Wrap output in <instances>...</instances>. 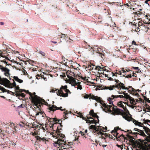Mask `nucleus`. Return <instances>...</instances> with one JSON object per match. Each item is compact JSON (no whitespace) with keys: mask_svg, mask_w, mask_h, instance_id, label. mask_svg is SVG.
Masks as SVG:
<instances>
[{"mask_svg":"<svg viewBox=\"0 0 150 150\" xmlns=\"http://www.w3.org/2000/svg\"><path fill=\"white\" fill-rule=\"evenodd\" d=\"M40 114L42 115V117H43V114H44L42 111H39L37 112L35 114L36 116Z\"/></svg>","mask_w":150,"mask_h":150,"instance_id":"a18cd8bd","label":"nucleus"},{"mask_svg":"<svg viewBox=\"0 0 150 150\" xmlns=\"http://www.w3.org/2000/svg\"><path fill=\"white\" fill-rule=\"evenodd\" d=\"M117 147L119 148H120L122 149L123 148V146L122 145H119L118 144H117Z\"/></svg>","mask_w":150,"mask_h":150,"instance_id":"774afa93","label":"nucleus"},{"mask_svg":"<svg viewBox=\"0 0 150 150\" xmlns=\"http://www.w3.org/2000/svg\"><path fill=\"white\" fill-rule=\"evenodd\" d=\"M102 127L101 126H98L97 127L96 130L98 132H96L95 134H98V135H100L99 137H101L102 139L104 138V136L103 135L104 133L102 132Z\"/></svg>","mask_w":150,"mask_h":150,"instance_id":"ddd939ff","label":"nucleus"},{"mask_svg":"<svg viewBox=\"0 0 150 150\" xmlns=\"http://www.w3.org/2000/svg\"><path fill=\"white\" fill-rule=\"evenodd\" d=\"M37 100L35 101L34 102L36 105H39V106L40 105L41 106L42 105L43 106V104H45V105H48V103L45 101L43 99L41 98L40 97L38 96L37 98Z\"/></svg>","mask_w":150,"mask_h":150,"instance_id":"1a4fd4ad","label":"nucleus"},{"mask_svg":"<svg viewBox=\"0 0 150 150\" xmlns=\"http://www.w3.org/2000/svg\"><path fill=\"white\" fill-rule=\"evenodd\" d=\"M132 94L133 95L136 96L137 97L140 96L137 93H135L134 92L133 93H132Z\"/></svg>","mask_w":150,"mask_h":150,"instance_id":"4d7b16f0","label":"nucleus"},{"mask_svg":"<svg viewBox=\"0 0 150 150\" xmlns=\"http://www.w3.org/2000/svg\"><path fill=\"white\" fill-rule=\"evenodd\" d=\"M139 13H138L139 14V16L141 15H143L144 16H145L146 14H145V12L144 11L143 12H140L139 11L138 12Z\"/></svg>","mask_w":150,"mask_h":150,"instance_id":"de8ad7c7","label":"nucleus"},{"mask_svg":"<svg viewBox=\"0 0 150 150\" xmlns=\"http://www.w3.org/2000/svg\"><path fill=\"white\" fill-rule=\"evenodd\" d=\"M47 120L50 122L52 126L53 127L54 124H56L61 121L60 120L58 119L57 118H50L46 116Z\"/></svg>","mask_w":150,"mask_h":150,"instance_id":"9d476101","label":"nucleus"},{"mask_svg":"<svg viewBox=\"0 0 150 150\" xmlns=\"http://www.w3.org/2000/svg\"><path fill=\"white\" fill-rule=\"evenodd\" d=\"M48 108L49 111H50V112L51 111H52V112H53L54 111L57 110H60L62 111H65L64 112V113L65 115H64V117L65 119H67L68 118V117H67V115L69 113L68 111L66 110L65 108L63 109L62 107H57L54 105H52L51 106L50 105H49Z\"/></svg>","mask_w":150,"mask_h":150,"instance_id":"39448f33","label":"nucleus"},{"mask_svg":"<svg viewBox=\"0 0 150 150\" xmlns=\"http://www.w3.org/2000/svg\"><path fill=\"white\" fill-rule=\"evenodd\" d=\"M115 128H116V131H117L118 130H120L122 131H123L125 132H127V131H125L123 130H122L120 128H119V127H115Z\"/></svg>","mask_w":150,"mask_h":150,"instance_id":"603ef678","label":"nucleus"},{"mask_svg":"<svg viewBox=\"0 0 150 150\" xmlns=\"http://www.w3.org/2000/svg\"><path fill=\"white\" fill-rule=\"evenodd\" d=\"M100 73L103 74V75H104L105 77H108V80L110 81H113L114 80V79H113L112 77H110V75L109 74H104L102 72H101Z\"/></svg>","mask_w":150,"mask_h":150,"instance_id":"2f4dec72","label":"nucleus"},{"mask_svg":"<svg viewBox=\"0 0 150 150\" xmlns=\"http://www.w3.org/2000/svg\"><path fill=\"white\" fill-rule=\"evenodd\" d=\"M89 115L92 116L93 117H95L98 120V123L99 122V120L98 119L99 117L97 115L96 113L94 112L93 110H91L89 112Z\"/></svg>","mask_w":150,"mask_h":150,"instance_id":"6ab92c4d","label":"nucleus"},{"mask_svg":"<svg viewBox=\"0 0 150 150\" xmlns=\"http://www.w3.org/2000/svg\"><path fill=\"white\" fill-rule=\"evenodd\" d=\"M112 105L113 107L111 105H108L105 103L103 104V106L105 108H102L103 110L106 112H108L114 115H121L126 120L129 121V119L131 118L127 116L126 113L124 112V110L117 108L116 106H115L113 104Z\"/></svg>","mask_w":150,"mask_h":150,"instance_id":"f257e3e1","label":"nucleus"},{"mask_svg":"<svg viewBox=\"0 0 150 150\" xmlns=\"http://www.w3.org/2000/svg\"><path fill=\"white\" fill-rule=\"evenodd\" d=\"M98 67L99 68V69L101 70V71H103L105 70L104 69V67H101L100 66H98Z\"/></svg>","mask_w":150,"mask_h":150,"instance_id":"052dcab7","label":"nucleus"},{"mask_svg":"<svg viewBox=\"0 0 150 150\" xmlns=\"http://www.w3.org/2000/svg\"><path fill=\"white\" fill-rule=\"evenodd\" d=\"M97 53L98 54H99V55L102 58H103V57L104 56V53H103V52H97Z\"/></svg>","mask_w":150,"mask_h":150,"instance_id":"4c0bfd02","label":"nucleus"},{"mask_svg":"<svg viewBox=\"0 0 150 150\" xmlns=\"http://www.w3.org/2000/svg\"><path fill=\"white\" fill-rule=\"evenodd\" d=\"M112 74V76L113 77L114 76H117V72H115V73H113V72H111Z\"/></svg>","mask_w":150,"mask_h":150,"instance_id":"680f3d73","label":"nucleus"},{"mask_svg":"<svg viewBox=\"0 0 150 150\" xmlns=\"http://www.w3.org/2000/svg\"><path fill=\"white\" fill-rule=\"evenodd\" d=\"M126 109V111H125V112H124L126 113L127 115V116L128 117H129L131 118L130 119H129V121H128V120H127V121H132V120L133 119V118H132V117L131 116H128V114L130 115V114H129V111L127 109Z\"/></svg>","mask_w":150,"mask_h":150,"instance_id":"473e14b6","label":"nucleus"},{"mask_svg":"<svg viewBox=\"0 0 150 150\" xmlns=\"http://www.w3.org/2000/svg\"><path fill=\"white\" fill-rule=\"evenodd\" d=\"M132 120L133 122V123H134V124L136 125H138V122H138L137 121H136V120H135L134 119H133Z\"/></svg>","mask_w":150,"mask_h":150,"instance_id":"49530a36","label":"nucleus"},{"mask_svg":"<svg viewBox=\"0 0 150 150\" xmlns=\"http://www.w3.org/2000/svg\"><path fill=\"white\" fill-rule=\"evenodd\" d=\"M67 85L62 86L60 89H51L50 91L51 93H54L55 91L58 96H62L63 97H67L68 96V93H71V92L68 89Z\"/></svg>","mask_w":150,"mask_h":150,"instance_id":"f03ea898","label":"nucleus"},{"mask_svg":"<svg viewBox=\"0 0 150 150\" xmlns=\"http://www.w3.org/2000/svg\"><path fill=\"white\" fill-rule=\"evenodd\" d=\"M82 89L81 86L80 85H78L77 87V89L81 90Z\"/></svg>","mask_w":150,"mask_h":150,"instance_id":"338daca9","label":"nucleus"},{"mask_svg":"<svg viewBox=\"0 0 150 150\" xmlns=\"http://www.w3.org/2000/svg\"><path fill=\"white\" fill-rule=\"evenodd\" d=\"M90 97L89 98V99H92L93 100H95L96 98V96H95L93 95H91V94H90Z\"/></svg>","mask_w":150,"mask_h":150,"instance_id":"e433bc0d","label":"nucleus"},{"mask_svg":"<svg viewBox=\"0 0 150 150\" xmlns=\"http://www.w3.org/2000/svg\"><path fill=\"white\" fill-rule=\"evenodd\" d=\"M122 101L119 102L117 103V105L120 107L122 108L124 106V105L122 103Z\"/></svg>","mask_w":150,"mask_h":150,"instance_id":"58836bf2","label":"nucleus"},{"mask_svg":"<svg viewBox=\"0 0 150 150\" xmlns=\"http://www.w3.org/2000/svg\"><path fill=\"white\" fill-rule=\"evenodd\" d=\"M122 7H123V8H128L129 9L132 8L131 6H130L128 4H124V5H122Z\"/></svg>","mask_w":150,"mask_h":150,"instance_id":"f704fd0d","label":"nucleus"},{"mask_svg":"<svg viewBox=\"0 0 150 150\" xmlns=\"http://www.w3.org/2000/svg\"><path fill=\"white\" fill-rule=\"evenodd\" d=\"M131 88V90H129V93L131 94L132 93V92H135L136 89H134V88H133L132 87V88Z\"/></svg>","mask_w":150,"mask_h":150,"instance_id":"c03bdc74","label":"nucleus"},{"mask_svg":"<svg viewBox=\"0 0 150 150\" xmlns=\"http://www.w3.org/2000/svg\"><path fill=\"white\" fill-rule=\"evenodd\" d=\"M19 125L21 127H23L24 126V124L23 122H20L19 123Z\"/></svg>","mask_w":150,"mask_h":150,"instance_id":"bf43d9fd","label":"nucleus"},{"mask_svg":"<svg viewBox=\"0 0 150 150\" xmlns=\"http://www.w3.org/2000/svg\"><path fill=\"white\" fill-rule=\"evenodd\" d=\"M144 25V24L143 23H142V22H140L139 21L138 23V27H140L141 26H142L143 25Z\"/></svg>","mask_w":150,"mask_h":150,"instance_id":"6e6d98bb","label":"nucleus"},{"mask_svg":"<svg viewBox=\"0 0 150 150\" xmlns=\"http://www.w3.org/2000/svg\"><path fill=\"white\" fill-rule=\"evenodd\" d=\"M133 131H137L138 132H132V131L130 129L127 130V132L129 134L134 135L137 138H138V136L141 135L143 137H146V135L144 133V131L137 128H134Z\"/></svg>","mask_w":150,"mask_h":150,"instance_id":"423d86ee","label":"nucleus"},{"mask_svg":"<svg viewBox=\"0 0 150 150\" xmlns=\"http://www.w3.org/2000/svg\"><path fill=\"white\" fill-rule=\"evenodd\" d=\"M144 122L143 123L146 124H148V122H149L150 123V120H145V119L143 120Z\"/></svg>","mask_w":150,"mask_h":150,"instance_id":"09e8293b","label":"nucleus"},{"mask_svg":"<svg viewBox=\"0 0 150 150\" xmlns=\"http://www.w3.org/2000/svg\"><path fill=\"white\" fill-rule=\"evenodd\" d=\"M31 102L33 103V104L30 106V108L33 109V110L35 111H37L38 110L41 111V106H39L38 105H36L34 102L32 101V99H31Z\"/></svg>","mask_w":150,"mask_h":150,"instance_id":"f3484780","label":"nucleus"},{"mask_svg":"<svg viewBox=\"0 0 150 150\" xmlns=\"http://www.w3.org/2000/svg\"><path fill=\"white\" fill-rule=\"evenodd\" d=\"M123 72H129L131 70L130 69H125L124 70V68L122 69V70H121Z\"/></svg>","mask_w":150,"mask_h":150,"instance_id":"13d9d810","label":"nucleus"},{"mask_svg":"<svg viewBox=\"0 0 150 150\" xmlns=\"http://www.w3.org/2000/svg\"><path fill=\"white\" fill-rule=\"evenodd\" d=\"M145 17L149 21L147 22V24H150V15L148 14H146Z\"/></svg>","mask_w":150,"mask_h":150,"instance_id":"72a5a7b5","label":"nucleus"},{"mask_svg":"<svg viewBox=\"0 0 150 150\" xmlns=\"http://www.w3.org/2000/svg\"><path fill=\"white\" fill-rule=\"evenodd\" d=\"M23 91H25L28 94L30 95L29 98L31 99H32V101L34 102L36 100H37V98L38 97V96L35 95V93L34 92L33 93H31L28 90H23Z\"/></svg>","mask_w":150,"mask_h":150,"instance_id":"9b49d317","label":"nucleus"},{"mask_svg":"<svg viewBox=\"0 0 150 150\" xmlns=\"http://www.w3.org/2000/svg\"><path fill=\"white\" fill-rule=\"evenodd\" d=\"M132 88V86H128V87H125V88L126 89H125V90H128V91L129 92V90H129V89L130 88Z\"/></svg>","mask_w":150,"mask_h":150,"instance_id":"0e129e2a","label":"nucleus"},{"mask_svg":"<svg viewBox=\"0 0 150 150\" xmlns=\"http://www.w3.org/2000/svg\"><path fill=\"white\" fill-rule=\"evenodd\" d=\"M66 40H67V41H69V42H73V40H72L70 38H68L67 39H66Z\"/></svg>","mask_w":150,"mask_h":150,"instance_id":"e2e57ef3","label":"nucleus"},{"mask_svg":"<svg viewBox=\"0 0 150 150\" xmlns=\"http://www.w3.org/2000/svg\"><path fill=\"white\" fill-rule=\"evenodd\" d=\"M72 74H71V75L73 76L75 78H76V79L79 77L78 75H77V74H74V73L72 72Z\"/></svg>","mask_w":150,"mask_h":150,"instance_id":"3c124183","label":"nucleus"},{"mask_svg":"<svg viewBox=\"0 0 150 150\" xmlns=\"http://www.w3.org/2000/svg\"><path fill=\"white\" fill-rule=\"evenodd\" d=\"M38 52L39 54H41L42 56L43 57L45 56V52H43L42 51H39Z\"/></svg>","mask_w":150,"mask_h":150,"instance_id":"8fccbe9b","label":"nucleus"},{"mask_svg":"<svg viewBox=\"0 0 150 150\" xmlns=\"http://www.w3.org/2000/svg\"><path fill=\"white\" fill-rule=\"evenodd\" d=\"M90 95H89L87 94H85L83 96L84 98H88L90 97Z\"/></svg>","mask_w":150,"mask_h":150,"instance_id":"5fc2aeb1","label":"nucleus"},{"mask_svg":"<svg viewBox=\"0 0 150 150\" xmlns=\"http://www.w3.org/2000/svg\"><path fill=\"white\" fill-rule=\"evenodd\" d=\"M65 138V137H64L63 139H62L61 137L57 138V141L55 142V144H58L59 147H60L62 148H63L65 150H69V145L68 144H67ZM59 150H64L60 149Z\"/></svg>","mask_w":150,"mask_h":150,"instance_id":"20e7f679","label":"nucleus"},{"mask_svg":"<svg viewBox=\"0 0 150 150\" xmlns=\"http://www.w3.org/2000/svg\"><path fill=\"white\" fill-rule=\"evenodd\" d=\"M138 126H139L140 127H143V123H141V122H138Z\"/></svg>","mask_w":150,"mask_h":150,"instance_id":"69168bd1","label":"nucleus"},{"mask_svg":"<svg viewBox=\"0 0 150 150\" xmlns=\"http://www.w3.org/2000/svg\"><path fill=\"white\" fill-rule=\"evenodd\" d=\"M129 134L128 133V134L126 135V136L129 139V142L133 144L132 146H134L135 145V141L133 139L136 140L137 139V137H135L134 135L133 136H131L129 135Z\"/></svg>","mask_w":150,"mask_h":150,"instance_id":"2eb2a0df","label":"nucleus"},{"mask_svg":"<svg viewBox=\"0 0 150 150\" xmlns=\"http://www.w3.org/2000/svg\"><path fill=\"white\" fill-rule=\"evenodd\" d=\"M35 138L37 141H41L42 140L43 142L46 141V139L44 137L41 138L38 136H35Z\"/></svg>","mask_w":150,"mask_h":150,"instance_id":"7c9ffc66","label":"nucleus"},{"mask_svg":"<svg viewBox=\"0 0 150 150\" xmlns=\"http://www.w3.org/2000/svg\"><path fill=\"white\" fill-rule=\"evenodd\" d=\"M123 93L124 95V98L127 99H129L131 103H132V102H135V100H134V98L132 97H131L127 93H125V92H124Z\"/></svg>","mask_w":150,"mask_h":150,"instance_id":"a211bd4d","label":"nucleus"},{"mask_svg":"<svg viewBox=\"0 0 150 150\" xmlns=\"http://www.w3.org/2000/svg\"><path fill=\"white\" fill-rule=\"evenodd\" d=\"M103 136H105V137H109L110 138H111L112 139H113L112 137H113L112 135H111L110 134H107L106 133H105L103 135Z\"/></svg>","mask_w":150,"mask_h":150,"instance_id":"ea45409f","label":"nucleus"},{"mask_svg":"<svg viewBox=\"0 0 150 150\" xmlns=\"http://www.w3.org/2000/svg\"><path fill=\"white\" fill-rule=\"evenodd\" d=\"M93 120H87V119L86 120V121L87 123H88L90 124H94L96 125L98 123V122H97L96 120H94L93 119Z\"/></svg>","mask_w":150,"mask_h":150,"instance_id":"bb28decb","label":"nucleus"},{"mask_svg":"<svg viewBox=\"0 0 150 150\" xmlns=\"http://www.w3.org/2000/svg\"><path fill=\"white\" fill-rule=\"evenodd\" d=\"M6 79V78H1L0 76V84L4 86Z\"/></svg>","mask_w":150,"mask_h":150,"instance_id":"5701e85b","label":"nucleus"},{"mask_svg":"<svg viewBox=\"0 0 150 150\" xmlns=\"http://www.w3.org/2000/svg\"><path fill=\"white\" fill-rule=\"evenodd\" d=\"M0 135L1 137V138L3 139V140L5 144L2 143L0 145L3 148L6 147L8 143L9 142V140L8 137V134L6 133V134L4 133H0Z\"/></svg>","mask_w":150,"mask_h":150,"instance_id":"0eeeda50","label":"nucleus"},{"mask_svg":"<svg viewBox=\"0 0 150 150\" xmlns=\"http://www.w3.org/2000/svg\"><path fill=\"white\" fill-rule=\"evenodd\" d=\"M15 90L16 93L17 92H22L23 91V90L20 89V88L18 86H15Z\"/></svg>","mask_w":150,"mask_h":150,"instance_id":"c756f323","label":"nucleus"},{"mask_svg":"<svg viewBox=\"0 0 150 150\" xmlns=\"http://www.w3.org/2000/svg\"><path fill=\"white\" fill-rule=\"evenodd\" d=\"M41 126H39V125H36L35 124H32V127L33 128H35L36 129H38L39 127L40 128V127H41Z\"/></svg>","mask_w":150,"mask_h":150,"instance_id":"79ce46f5","label":"nucleus"},{"mask_svg":"<svg viewBox=\"0 0 150 150\" xmlns=\"http://www.w3.org/2000/svg\"><path fill=\"white\" fill-rule=\"evenodd\" d=\"M143 129L146 134L148 135H150V129L144 126H143Z\"/></svg>","mask_w":150,"mask_h":150,"instance_id":"cd10ccee","label":"nucleus"},{"mask_svg":"<svg viewBox=\"0 0 150 150\" xmlns=\"http://www.w3.org/2000/svg\"><path fill=\"white\" fill-rule=\"evenodd\" d=\"M13 83H11L10 81L7 79L4 86L10 88H12L16 86V85L14 81V79H13Z\"/></svg>","mask_w":150,"mask_h":150,"instance_id":"f8f14e48","label":"nucleus"},{"mask_svg":"<svg viewBox=\"0 0 150 150\" xmlns=\"http://www.w3.org/2000/svg\"><path fill=\"white\" fill-rule=\"evenodd\" d=\"M125 139H127V138L125 137L123 134H122L121 135L118 136L117 139V141L121 142H123V141L125 140Z\"/></svg>","mask_w":150,"mask_h":150,"instance_id":"aec40b11","label":"nucleus"},{"mask_svg":"<svg viewBox=\"0 0 150 150\" xmlns=\"http://www.w3.org/2000/svg\"><path fill=\"white\" fill-rule=\"evenodd\" d=\"M89 128L90 129H93V133L95 134L96 132H97V131L96 130L97 127L95 125H91V126L89 127Z\"/></svg>","mask_w":150,"mask_h":150,"instance_id":"b1692460","label":"nucleus"},{"mask_svg":"<svg viewBox=\"0 0 150 150\" xmlns=\"http://www.w3.org/2000/svg\"><path fill=\"white\" fill-rule=\"evenodd\" d=\"M13 78L16 81L19 83H22L23 82V81L22 80L19 79L17 76H14L13 77Z\"/></svg>","mask_w":150,"mask_h":150,"instance_id":"c85d7f7f","label":"nucleus"},{"mask_svg":"<svg viewBox=\"0 0 150 150\" xmlns=\"http://www.w3.org/2000/svg\"><path fill=\"white\" fill-rule=\"evenodd\" d=\"M111 98L109 97L108 99V101H109V103L110 104H112L113 102L112 100H113L114 98H119L118 95L115 96L112 95L111 97Z\"/></svg>","mask_w":150,"mask_h":150,"instance_id":"412c9836","label":"nucleus"},{"mask_svg":"<svg viewBox=\"0 0 150 150\" xmlns=\"http://www.w3.org/2000/svg\"><path fill=\"white\" fill-rule=\"evenodd\" d=\"M94 66L93 65L91 64V63H90L86 67V69H87L90 70H92L93 69Z\"/></svg>","mask_w":150,"mask_h":150,"instance_id":"a878e982","label":"nucleus"},{"mask_svg":"<svg viewBox=\"0 0 150 150\" xmlns=\"http://www.w3.org/2000/svg\"><path fill=\"white\" fill-rule=\"evenodd\" d=\"M78 115H79V117H80V118H82L83 120H84L86 121V118L84 117L83 116V115H82V113H81L80 112H79V113H78Z\"/></svg>","mask_w":150,"mask_h":150,"instance_id":"c9c22d12","label":"nucleus"},{"mask_svg":"<svg viewBox=\"0 0 150 150\" xmlns=\"http://www.w3.org/2000/svg\"><path fill=\"white\" fill-rule=\"evenodd\" d=\"M67 76L68 78H69V80L70 81V82L71 83H74V86L76 85H80L81 82H77L75 80L74 78L72 76H70L68 75H67Z\"/></svg>","mask_w":150,"mask_h":150,"instance_id":"4468645a","label":"nucleus"},{"mask_svg":"<svg viewBox=\"0 0 150 150\" xmlns=\"http://www.w3.org/2000/svg\"><path fill=\"white\" fill-rule=\"evenodd\" d=\"M67 36V35L61 33V37L62 38H64Z\"/></svg>","mask_w":150,"mask_h":150,"instance_id":"864d4df0","label":"nucleus"},{"mask_svg":"<svg viewBox=\"0 0 150 150\" xmlns=\"http://www.w3.org/2000/svg\"><path fill=\"white\" fill-rule=\"evenodd\" d=\"M0 89L1 90L3 93L4 92H6V91H8L6 89L4 88V87H2L1 86H0Z\"/></svg>","mask_w":150,"mask_h":150,"instance_id":"37998d69","label":"nucleus"},{"mask_svg":"<svg viewBox=\"0 0 150 150\" xmlns=\"http://www.w3.org/2000/svg\"><path fill=\"white\" fill-rule=\"evenodd\" d=\"M1 69L2 71L4 72V75L8 77L10 76V70L6 67H4L2 66V67L1 68Z\"/></svg>","mask_w":150,"mask_h":150,"instance_id":"dca6fc26","label":"nucleus"},{"mask_svg":"<svg viewBox=\"0 0 150 150\" xmlns=\"http://www.w3.org/2000/svg\"><path fill=\"white\" fill-rule=\"evenodd\" d=\"M61 123H60L59 122L58 123L59 124V125L58 126L57 129V130L56 131V133H57V135L56 136L52 134V136L54 137H56L57 138H58L59 137H61V138L63 139L64 137H65V136L63 134L60 133L61 132L60 131V130L62 129L61 128L62 127V125L61 124L62 121L61 120Z\"/></svg>","mask_w":150,"mask_h":150,"instance_id":"6e6552de","label":"nucleus"},{"mask_svg":"<svg viewBox=\"0 0 150 150\" xmlns=\"http://www.w3.org/2000/svg\"><path fill=\"white\" fill-rule=\"evenodd\" d=\"M96 98V99L95 100H96L97 102L100 103V104H101L102 106L103 104L105 103H104V101L101 99V98L100 97H98L97 96Z\"/></svg>","mask_w":150,"mask_h":150,"instance_id":"393cba45","label":"nucleus"},{"mask_svg":"<svg viewBox=\"0 0 150 150\" xmlns=\"http://www.w3.org/2000/svg\"><path fill=\"white\" fill-rule=\"evenodd\" d=\"M111 133L113 134V135L116 137V139H117L118 137V133H117V131L116 130V128H114V130H112L111 132Z\"/></svg>","mask_w":150,"mask_h":150,"instance_id":"4be33fe9","label":"nucleus"},{"mask_svg":"<svg viewBox=\"0 0 150 150\" xmlns=\"http://www.w3.org/2000/svg\"><path fill=\"white\" fill-rule=\"evenodd\" d=\"M21 93H18L17 94V96H21L22 97H24L25 96V94L23 93H22V92Z\"/></svg>","mask_w":150,"mask_h":150,"instance_id":"a19ab883","label":"nucleus"},{"mask_svg":"<svg viewBox=\"0 0 150 150\" xmlns=\"http://www.w3.org/2000/svg\"><path fill=\"white\" fill-rule=\"evenodd\" d=\"M113 81L116 82L115 85L111 86H105L104 89H109L110 90H112L115 88H117L119 90L122 89H124L125 88V86L123 83H121L118 79L114 78Z\"/></svg>","mask_w":150,"mask_h":150,"instance_id":"7ed1b4c3","label":"nucleus"}]
</instances>
